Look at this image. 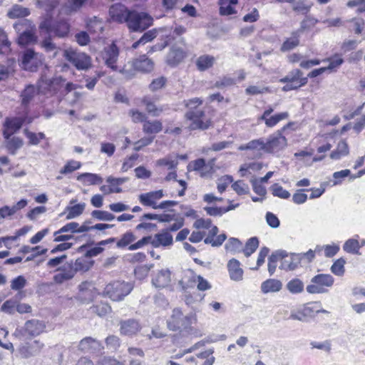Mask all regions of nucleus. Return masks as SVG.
<instances>
[{
    "mask_svg": "<svg viewBox=\"0 0 365 365\" xmlns=\"http://www.w3.org/2000/svg\"><path fill=\"white\" fill-rule=\"evenodd\" d=\"M103 349L100 341L90 336L83 338L78 344V349L85 353H97Z\"/></svg>",
    "mask_w": 365,
    "mask_h": 365,
    "instance_id": "nucleus-17",
    "label": "nucleus"
},
{
    "mask_svg": "<svg viewBox=\"0 0 365 365\" xmlns=\"http://www.w3.org/2000/svg\"><path fill=\"white\" fill-rule=\"evenodd\" d=\"M166 83V78L163 76L153 79L150 83L149 88L150 91H155L162 88Z\"/></svg>",
    "mask_w": 365,
    "mask_h": 365,
    "instance_id": "nucleus-64",
    "label": "nucleus"
},
{
    "mask_svg": "<svg viewBox=\"0 0 365 365\" xmlns=\"http://www.w3.org/2000/svg\"><path fill=\"white\" fill-rule=\"evenodd\" d=\"M66 59L78 71H87L92 66V60L88 54L72 48L64 51Z\"/></svg>",
    "mask_w": 365,
    "mask_h": 365,
    "instance_id": "nucleus-4",
    "label": "nucleus"
},
{
    "mask_svg": "<svg viewBox=\"0 0 365 365\" xmlns=\"http://www.w3.org/2000/svg\"><path fill=\"white\" fill-rule=\"evenodd\" d=\"M346 261L343 258L336 259L331 267V271L336 276H342L345 272L344 264Z\"/></svg>",
    "mask_w": 365,
    "mask_h": 365,
    "instance_id": "nucleus-51",
    "label": "nucleus"
},
{
    "mask_svg": "<svg viewBox=\"0 0 365 365\" xmlns=\"http://www.w3.org/2000/svg\"><path fill=\"white\" fill-rule=\"evenodd\" d=\"M30 14L29 9L19 4L14 5L8 11V16L11 19L24 18Z\"/></svg>",
    "mask_w": 365,
    "mask_h": 365,
    "instance_id": "nucleus-35",
    "label": "nucleus"
},
{
    "mask_svg": "<svg viewBox=\"0 0 365 365\" xmlns=\"http://www.w3.org/2000/svg\"><path fill=\"white\" fill-rule=\"evenodd\" d=\"M86 207V203L82 202L73 206L67 207L66 210L68 212L66 218L73 219L81 215Z\"/></svg>",
    "mask_w": 365,
    "mask_h": 365,
    "instance_id": "nucleus-43",
    "label": "nucleus"
},
{
    "mask_svg": "<svg viewBox=\"0 0 365 365\" xmlns=\"http://www.w3.org/2000/svg\"><path fill=\"white\" fill-rule=\"evenodd\" d=\"M93 0H67L61 6L60 13L65 15H73L78 12L81 8L90 4Z\"/></svg>",
    "mask_w": 365,
    "mask_h": 365,
    "instance_id": "nucleus-12",
    "label": "nucleus"
},
{
    "mask_svg": "<svg viewBox=\"0 0 365 365\" xmlns=\"http://www.w3.org/2000/svg\"><path fill=\"white\" fill-rule=\"evenodd\" d=\"M237 4V0H220V14L223 16L232 14L235 12L233 6Z\"/></svg>",
    "mask_w": 365,
    "mask_h": 365,
    "instance_id": "nucleus-34",
    "label": "nucleus"
},
{
    "mask_svg": "<svg viewBox=\"0 0 365 365\" xmlns=\"http://www.w3.org/2000/svg\"><path fill=\"white\" fill-rule=\"evenodd\" d=\"M214 165H215V160L212 159L210 161H208L207 163H205V166H203V168L200 170V175L202 178H207L210 177L213 173H214Z\"/></svg>",
    "mask_w": 365,
    "mask_h": 365,
    "instance_id": "nucleus-60",
    "label": "nucleus"
},
{
    "mask_svg": "<svg viewBox=\"0 0 365 365\" xmlns=\"http://www.w3.org/2000/svg\"><path fill=\"white\" fill-rule=\"evenodd\" d=\"M142 103L145 106L148 113L155 117L159 116L164 110L163 106L157 107L152 98L148 96H145L142 100Z\"/></svg>",
    "mask_w": 365,
    "mask_h": 365,
    "instance_id": "nucleus-33",
    "label": "nucleus"
},
{
    "mask_svg": "<svg viewBox=\"0 0 365 365\" xmlns=\"http://www.w3.org/2000/svg\"><path fill=\"white\" fill-rule=\"evenodd\" d=\"M279 253H283L284 257H279L282 260L279 268L286 271L294 270L297 268L301 262V257L299 255L288 254L285 251H279Z\"/></svg>",
    "mask_w": 365,
    "mask_h": 365,
    "instance_id": "nucleus-15",
    "label": "nucleus"
},
{
    "mask_svg": "<svg viewBox=\"0 0 365 365\" xmlns=\"http://www.w3.org/2000/svg\"><path fill=\"white\" fill-rule=\"evenodd\" d=\"M282 288V283L276 279H268L261 284V291L264 294L279 292Z\"/></svg>",
    "mask_w": 365,
    "mask_h": 365,
    "instance_id": "nucleus-25",
    "label": "nucleus"
},
{
    "mask_svg": "<svg viewBox=\"0 0 365 365\" xmlns=\"http://www.w3.org/2000/svg\"><path fill=\"white\" fill-rule=\"evenodd\" d=\"M334 277L329 274H319L311 279L310 284L306 287L309 294H323L328 292L327 288L332 287Z\"/></svg>",
    "mask_w": 365,
    "mask_h": 365,
    "instance_id": "nucleus-3",
    "label": "nucleus"
},
{
    "mask_svg": "<svg viewBox=\"0 0 365 365\" xmlns=\"http://www.w3.org/2000/svg\"><path fill=\"white\" fill-rule=\"evenodd\" d=\"M195 321L192 314L184 316L180 309L173 310L170 317L167 321L168 328L171 331H181L188 329Z\"/></svg>",
    "mask_w": 365,
    "mask_h": 365,
    "instance_id": "nucleus-2",
    "label": "nucleus"
},
{
    "mask_svg": "<svg viewBox=\"0 0 365 365\" xmlns=\"http://www.w3.org/2000/svg\"><path fill=\"white\" fill-rule=\"evenodd\" d=\"M118 56L119 50L114 43L106 47L102 54L104 63L113 71L118 70L116 63Z\"/></svg>",
    "mask_w": 365,
    "mask_h": 365,
    "instance_id": "nucleus-9",
    "label": "nucleus"
},
{
    "mask_svg": "<svg viewBox=\"0 0 365 365\" xmlns=\"http://www.w3.org/2000/svg\"><path fill=\"white\" fill-rule=\"evenodd\" d=\"M271 190L274 196L278 197L282 199H288L290 197V193L284 190L282 186L278 183H274L271 187Z\"/></svg>",
    "mask_w": 365,
    "mask_h": 365,
    "instance_id": "nucleus-55",
    "label": "nucleus"
},
{
    "mask_svg": "<svg viewBox=\"0 0 365 365\" xmlns=\"http://www.w3.org/2000/svg\"><path fill=\"white\" fill-rule=\"evenodd\" d=\"M279 257H284L283 253H279L276 252L272 253L268 258V272L270 275H272L277 268V262L280 259Z\"/></svg>",
    "mask_w": 365,
    "mask_h": 365,
    "instance_id": "nucleus-50",
    "label": "nucleus"
},
{
    "mask_svg": "<svg viewBox=\"0 0 365 365\" xmlns=\"http://www.w3.org/2000/svg\"><path fill=\"white\" fill-rule=\"evenodd\" d=\"M86 258L87 257L85 256L78 258L74 262V263H73V268L74 269L76 273L78 272H86L91 267L93 263L88 262Z\"/></svg>",
    "mask_w": 365,
    "mask_h": 365,
    "instance_id": "nucleus-41",
    "label": "nucleus"
},
{
    "mask_svg": "<svg viewBox=\"0 0 365 365\" xmlns=\"http://www.w3.org/2000/svg\"><path fill=\"white\" fill-rule=\"evenodd\" d=\"M135 240L136 237L132 232H126L121 236L120 239L117 242L116 245L119 248H123L132 245L131 243L133 242Z\"/></svg>",
    "mask_w": 365,
    "mask_h": 365,
    "instance_id": "nucleus-48",
    "label": "nucleus"
},
{
    "mask_svg": "<svg viewBox=\"0 0 365 365\" xmlns=\"http://www.w3.org/2000/svg\"><path fill=\"white\" fill-rule=\"evenodd\" d=\"M44 324L37 319L29 320L25 323V330L31 336H37L43 332Z\"/></svg>",
    "mask_w": 365,
    "mask_h": 365,
    "instance_id": "nucleus-27",
    "label": "nucleus"
},
{
    "mask_svg": "<svg viewBox=\"0 0 365 365\" xmlns=\"http://www.w3.org/2000/svg\"><path fill=\"white\" fill-rule=\"evenodd\" d=\"M133 68L141 72H150L153 69L154 63L145 55L140 56L133 61Z\"/></svg>",
    "mask_w": 365,
    "mask_h": 365,
    "instance_id": "nucleus-23",
    "label": "nucleus"
},
{
    "mask_svg": "<svg viewBox=\"0 0 365 365\" xmlns=\"http://www.w3.org/2000/svg\"><path fill=\"white\" fill-rule=\"evenodd\" d=\"M133 289L130 283L125 282H113L107 284L104 289V294L113 301H120Z\"/></svg>",
    "mask_w": 365,
    "mask_h": 365,
    "instance_id": "nucleus-5",
    "label": "nucleus"
},
{
    "mask_svg": "<svg viewBox=\"0 0 365 365\" xmlns=\"http://www.w3.org/2000/svg\"><path fill=\"white\" fill-rule=\"evenodd\" d=\"M87 230L86 227H80L78 222H71L58 230V232L82 233L87 232Z\"/></svg>",
    "mask_w": 365,
    "mask_h": 365,
    "instance_id": "nucleus-39",
    "label": "nucleus"
},
{
    "mask_svg": "<svg viewBox=\"0 0 365 365\" xmlns=\"http://www.w3.org/2000/svg\"><path fill=\"white\" fill-rule=\"evenodd\" d=\"M351 24V27L354 30L355 34H360L363 30L365 21L361 18H353L348 21Z\"/></svg>",
    "mask_w": 365,
    "mask_h": 365,
    "instance_id": "nucleus-61",
    "label": "nucleus"
},
{
    "mask_svg": "<svg viewBox=\"0 0 365 365\" xmlns=\"http://www.w3.org/2000/svg\"><path fill=\"white\" fill-rule=\"evenodd\" d=\"M170 272L169 269H162L152 279L153 284L157 288H164L170 282Z\"/></svg>",
    "mask_w": 365,
    "mask_h": 365,
    "instance_id": "nucleus-22",
    "label": "nucleus"
},
{
    "mask_svg": "<svg viewBox=\"0 0 365 365\" xmlns=\"http://www.w3.org/2000/svg\"><path fill=\"white\" fill-rule=\"evenodd\" d=\"M303 73L299 69H294L289 71L286 76L279 79V82L286 83L283 86V91H289L297 89L307 83V78L303 77Z\"/></svg>",
    "mask_w": 365,
    "mask_h": 365,
    "instance_id": "nucleus-7",
    "label": "nucleus"
},
{
    "mask_svg": "<svg viewBox=\"0 0 365 365\" xmlns=\"http://www.w3.org/2000/svg\"><path fill=\"white\" fill-rule=\"evenodd\" d=\"M164 196L163 190L156 191H151L146 193H143L139 195L140 202L148 207H151L153 209H157V200L161 199Z\"/></svg>",
    "mask_w": 365,
    "mask_h": 365,
    "instance_id": "nucleus-18",
    "label": "nucleus"
},
{
    "mask_svg": "<svg viewBox=\"0 0 365 365\" xmlns=\"http://www.w3.org/2000/svg\"><path fill=\"white\" fill-rule=\"evenodd\" d=\"M140 329V325L137 320L130 319L120 322V333L123 335H135Z\"/></svg>",
    "mask_w": 365,
    "mask_h": 365,
    "instance_id": "nucleus-21",
    "label": "nucleus"
},
{
    "mask_svg": "<svg viewBox=\"0 0 365 365\" xmlns=\"http://www.w3.org/2000/svg\"><path fill=\"white\" fill-rule=\"evenodd\" d=\"M91 312L96 313L100 317L105 316L111 310L110 307L107 303L101 302L90 308Z\"/></svg>",
    "mask_w": 365,
    "mask_h": 365,
    "instance_id": "nucleus-52",
    "label": "nucleus"
},
{
    "mask_svg": "<svg viewBox=\"0 0 365 365\" xmlns=\"http://www.w3.org/2000/svg\"><path fill=\"white\" fill-rule=\"evenodd\" d=\"M240 150H257L266 151V143L262 139L253 140L250 141L245 145H241Z\"/></svg>",
    "mask_w": 365,
    "mask_h": 365,
    "instance_id": "nucleus-45",
    "label": "nucleus"
},
{
    "mask_svg": "<svg viewBox=\"0 0 365 365\" xmlns=\"http://www.w3.org/2000/svg\"><path fill=\"white\" fill-rule=\"evenodd\" d=\"M300 36L301 35L297 31H293L292 33V37L287 38L282 43L280 48L281 51L286 52L297 47L299 44V38Z\"/></svg>",
    "mask_w": 365,
    "mask_h": 365,
    "instance_id": "nucleus-31",
    "label": "nucleus"
},
{
    "mask_svg": "<svg viewBox=\"0 0 365 365\" xmlns=\"http://www.w3.org/2000/svg\"><path fill=\"white\" fill-rule=\"evenodd\" d=\"M126 21L128 29L133 32H143L151 26L153 23V17L146 12H139L131 10Z\"/></svg>",
    "mask_w": 365,
    "mask_h": 365,
    "instance_id": "nucleus-1",
    "label": "nucleus"
},
{
    "mask_svg": "<svg viewBox=\"0 0 365 365\" xmlns=\"http://www.w3.org/2000/svg\"><path fill=\"white\" fill-rule=\"evenodd\" d=\"M81 166V163L78 161L73 160H69L60 170V173L62 175H67L73 173V171L79 169Z\"/></svg>",
    "mask_w": 365,
    "mask_h": 365,
    "instance_id": "nucleus-53",
    "label": "nucleus"
},
{
    "mask_svg": "<svg viewBox=\"0 0 365 365\" xmlns=\"http://www.w3.org/2000/svg\"><path fill=\"white\" fill-rule=\"evenodd\" d=\"M78 300L83 304L92 302L96 297V290L94 284L90 282H83L79 286Z\"/></svg>",
    "mask_w": 365,
    "mask_h": 365,
    "instance_id": "nucleus-11",
    "label": "nucleus"
},
{
    "mask_svg": "<svg viewBox=\"0 0 365 365\" xmlns=\"http://www.w3.org/2000/svg\"><path fill=\"white\" fill-rule=\"evenodd\" d=\"M43 80L41 79L37 83L36 88L34 85H29L25 88L21 95V105L24 107H27L36 94L44 92L45 88L43 86Z\"/></svg>",
    "mask_w": 365,
    "mask_h": 365,
    "instance_id": "nucleus-10",
    "label": "nucleus"
},
{
    "mask_svg": "<svg viewBox=\"0 0 365 365\" xmlns=\"http://www.w3.org/2000/svg\"><path fill=\"white\" fill-rule=\"evenodd\" d=\"M6 148L11 154H15L16 151L23 145L22 140L19 137H9L6 139Z\"/></svg>",
    "mask_w": 365,
    "mask_h": 365,
    "instance_id": "nucleus-42",
    "label": "nucleus"
},
{
    "mask_svg": "<svg viewBox=\"0 0 365 365\" xmlns=\"http://www.w3.org/2000/svg\"><path fill=\"white\" fill-rule=\"evenodd\" d=\"M69 32V25L65 21L55 22L52 24L47 23V35L49 37H65Z\"/></svg>",
    "mask_w": 365,
    "mask_h": 365,
    "instance_id": "nucleus-16",
    "label": "nucleus"
},
{
    "mask_svg": "<svg viewBox=\"0 0 365 365\" xmlns=\"http://www.w3.org/2000/svg\"><path fill=\"white\" fill-rule=\"evenodd\" d=\"M180 0H162V6L167 13L179 8Z\"/></svg>",
    "mask_w": 365,
    "mask_h": 365,
    "instance_id": "nucleus-63",
    "label": "nucleus"
},
{
    "mask_svg": "<svg viewBox=\"0 0 365 365\" xmlns=\"http://www.w3.org/2000/svg\"><path fill=\"white\" fill-rule=\"evenodd\" d=\"M91 216L93 218L96 219L98 220L108 222L113 221L115 218V216L113 214L108 211L100 210H93L91 212Z\"/></svg>",
    "mask_w": 365,
    "mask_h": 365,
    "instance_id": "nucleus-47",
    "label": "nucleus"
},
{
    "mask_svg": "<svg viewBox=\"0 0 365 365\" xmlns=\"http://www.w3.org/2000/svg\"><path fill=\"white\" fill-rule=\"evenodd\" d=\"M225 250L235 255L236 253L242 252V242L237 238H230L228 242L225 244Z\"/></svg>",
    "mask_w": 365,
    "mask_h": 365,
    "instance_id": "nucleus-40",
    "label": "nucleus"
},
{
    "mask_svg": "<svg viewBox=\"0 0 365 365\" xmlns=\"http://www.w3.org/2000/svg\"><path fill=\"white\" fill-rule=\"evenodd\" d=\"M254 192L259 196H264L267 193L265 187H264L259 180L253 178L250 180Z\"/></svg>",
    "mask_w": 365,
    "mask_h": 365,
    "instance_id": "nucleus-62",
    "label": "nucleus"
},
{
    "mask_svg": "<svg viewBox=\"0 0 365 365\" xmlns=\"http://www.w3.org/2000/svg\"><path fill=\"white\" fill-rule=\"evenodd\" d=\"M227 269L232 280L239 282L243 279V269L240 267V262L235 259H231L227 263Z\"/></svg>",
    "mask_w": 365,
    "mask_h": 365,
    "instance_id": "nucleus-20",
    "label": "nucleus"
},
{
    "mask_svg": "<svg viewBox=\"0 0 365 365\" xmlns=\"http://www.w3.org/2000/svg\"><path fill=\"white\" fill-rule=\"evenodd\" d=\"M289 117V113L287 112H282L280 113H277L269 118L266 120V125L267 127L272 128L276 125L279 121L282 120H285Z\"/></svg>",
    "mask_w": 365,
    "mask_h": 365,
    "instance_id": "nucleus-54",
    "label": "nucleus"
},
{
    "mask_svg": "<svg viewBox=\"0 0 365 365\" xmlns=\"http://www.w3.org/2000/svg\"><path fill=\"white\" fill-rule=\"evenodd\" d=\"M259 246V240L257 237H253L250 238L246 244L245 247H242V252L244 255L248 257H250L252 253L255 252V250L257 249Z\"/></svg>",
    "mask_w": 365,
    "mask_h": 365,
    "instance_id": "nucleus-44",
    "label": "nucleus"
},
{
    "mask_svg": "<svg viewBox=\"0 0 365 365\" xmlns=\"http://www.w3.org/2000/svg\"><path fill=\"white\" fill-rule=\"evenodd\" d=\"M11 43L6 33L0 27V54H7L10 52Z\"/></svg>",
    "mask_w": 365,
    "mask_h": 365,
    "instance_id": "nucleus-46",
    "label": "nucleus"
},
{
    "mask_svg": "<svg viewBox=\"0 0 365 365\" xmlns=\"http://www.w3.org/2000/svg\"><path fill=\"white\" fill-rule=\"evenodd\" d=\"M27 117L6 118L3 124V135L9 139L14 133L18 131L26 121Z\"/></svg>",
    "mask_w": 365,
    "mask_h": 365,
    "instance_id": "nucleus-8",
    "label": "nucleus"
},
{
    "mask_svg": "<svg viewBox=\"0 0 365 365\" xmlns=\"http://www.w3.org/2000/svg\"><path fill=\"white\" fill-rule=\"evenodd\" d=\"M130 11L121 4H115L110 7L109 15L113 21L123 24L126 23Z\"/></svg>",
    "mask_w": 365,
    "mask_h": 365,
    "instance_id": "nucleus-14",
    "label": "nucleus"
},
{
    "mask_svg": "<svg viewBox=\"0 0 365 365\" xmlns=\"http://www.w3.org/2000/svg\"><path fill=\"white\" fill-rule=\"evenodd\" d=\"M232 188L238 195H245L249 192V186L242 180H237L232 185Z\"/></svg>",
    "mask_w": 365,
    "mask_h": 365,
    "instance_id": "nucleus-57",
    "label": "nucleus"
},
{
    "mask_svg": "<svg viewBox=\"0 0 365 365\" xmlns=\"http://www.w3.org/2000/svg\"><path fill=\"white\" fill-rule=\"evenodd\" d=\"M185 53L181 48L173 46L167 55L166 61L168 65L175 66L182 61Z\"/></svg>",
    "mask_w": 365,
    "mask_h": 365,
    "instance_id": "nucleus-24",
    "label": "nucleus"
},
{
    "mask_svg": "<svg viewBox=\"0 0 365 365\" xmlns=\"http://www.w3.org/2000/svg\"><path fill=\"white\" fill-rule=\"evenodd\" d=\"M318 22V19L314 16L307 15L305 18L300 22V27L296 31H297L301 35L304 31L314 27Z\"/></svg>",
    "mask_w": 365,
    "mask_h": 365,
    "instance_id": "nucleus-38",
    "label": "nucleus"
},
{
    "mask_svg": "<svg viewBox=\"0 0 365 365\" xmlns=\"http://www.w3.org/2000/svg\"><path fill=\"white\" fill-rule=\"evenodd\" d=\"M287 145V139L281 133L271 136L266 143V152H275L284 148Z\"/></svg>",
    "mask_w": 365,
    "mask_h": 365,
    "instance_id": "nucleus-19",
    "label": "nucleus"
},
{
    "mask_svg": "<svg viewBox=\"0 0 365 365\" xmlns=\"http://www.w3.org/2000/svg\"><path fill=\"white\" fill-rule=\"evenodd\" d=\"M77 180L86 185H97L103 182V179L97 174L85 173L79 175Z\"/></svg>",
    "mask_w": 365,
    "mask_h": 365,
    "instance_id": "nucleus-32",
    "label": "nucleus"
},
{
    "mask_svg": "<svg viewBox=\"0 0 365 365\" xmlns=\"http://www.w3.org/2000/svg\"><path fill=\"white\" fill-rule=\"evenodd\" d=\"M202 103V101L199 98H194L185 101L187 111H204L202 109L199 108Z\"/></svg>",
    "mask_w": 365,
    "mask_h": 365,
    "instance_id": "nucleus-56",
    "label": "nucleus"
},
{
    "mask_svg": "<svg viewBox=\"0 0 365 365\" xmlns=\"http://www.w3.org/2000/svg\"><path fill=\"white\" fill-rule=\"evenodd\" d=\"M36 36L34 32V28L31 27L23 31L18 38V43L21 46H26L36 41Z\"/></svg>",
    "mask_w": 365,
    "mask_h": 365,
    "instance_id": "nucleus-30",
    "label": "nucleus"
},
{
    "mask_svg": "<svg viewBox=\"0 0 365 365\" xmlns=\"http://www.w3.org/2000/svg\"><path fill=\"white\" fill-rule=\"evenodd\" d=\"M163 129V124L160 120H145L143 125V131L146 134H156Z\"/></svg>",
    "mask_w": 365,
    "mask_h": 365,
    "instance_id": "nucleus-29",
    "label": "nucleus"
},
{
    "mask_svg": "<svg viewBox=\"0 0 365 365\" xmlns=\"http://www.w3.org/2000/svg\"><path fill=\"white\" fill-rule=\"evenodd\" d=\"M215 58L212 56L205 54L199 56L196 60V66L200 71H205L214 65Z\"/></svg>",
    "mask_w": 365,
    "mask_h": 365,
    "instance_id": "nucleus-28",
    "label": "nucleus"
},
{
    "mask_svg": "<svg viewBox=\"0 0 365 365\" xmlns=\"http://www.w3.org/2000/svg\"><path fill=\"white\" fill-rule=\"evenodd\" d=\"M360 247L361 246L359 241L355 239H349L346 240L343 246V249L345 252L356 255L359 254V250Z\"/></svg>",
    "mask_w": 365,
    "mask_h": 365,
    "instance_id": "nucleus-49",
    "label": "nucleus"
},
{
    "mask_svg": "<svg viewBox=\"0 0 365 365\" xmlns=\"http://www.w3.org/2000/svg\"><path fill=\"white\" fill-rule=\"evenodd\" d=\"M26 284V279L22 275H19L11 282V289L15 291L22 289Z\"/></svg>",
    "mask_w": 365,
    "mask_h": 365,
    "instance_id": "nucleus-59",
    "label": "nucleus"
},
{
    "mask_svg": "<svg viewBox=\"0 0 365 365\" xmlns=\"http://www.w3.org/2000/svg\"><path fill=\"white\" fill-rule=\"evenodd\" d=\"M128 115L130 116L132 121L135 123H144L147 119V116L145 113L135 109L130 110L128 112Z\"/></svg>",
    "mask_w": 365,
    "mask_h": 365,
    "instance_id": "nucleus-58",
    "label": "nucleus"
},
{
    "mask_svg": "<svg viewBox=\"0 0 365 365\" xmlns=\"http://www.w3.org/2000/svg\"><path fill=\"white\" fill-rule=\"evenodd\" d=\"M349 154V146L345 140L339 142L336 149L330 154V158L333 160H339L343 156Z\"/></svg>",
    "mask_w": 365,
    "mask_h": 365,
    "instance_id": "nucleus-36",
    "label": "nucleus"
},
{
    "mask_svg": "<svg viewBox=\"0 0 365 365\" xmlns=\"http://www.w3.org/2000/svg\"><path fill=\"white\" fill-rule=\"evenodd\" d=\"M295 12L307 14L311 9L312 4L307 0H287Z\"/></svg>",
    "mask_w": 365,
    "mask_h": 365,
    "instance_id": "nucleus-26",
    "label": "nucleus"
},
{
    "mask_svg": "<svg viewBox=\"0 0 365 365\" xmlns=\"http://www.w3.org/2000/svg\"><path fill=\"white\" fill-rule=\"evenodd\" d=\"M173 244V235L168 230L163 229L160 232L151 236V245L155 247H169Z\"/></svg>",
    "mask_w": 365,
    "mask_h": 365,
    "instance_id": "nucleus-13",
    "label": "nucleus"
},
{
    "mask_svg": "<svg viewBox=\"0 0 365 365\" xmlns=\"http://www.w3.org/2000/svg\"><path fill=\"white\" fill-rule=\"evenodd\" d=\"M185 117L190 122L187 127L189 130H205L211 125V120L206 118L205 111H187Z\"/></svg>",
    "mask_w": 365,
    "mask_h": 365,
    "instance_id": "nucleus-6",
    "label": "nucleus"
},
{
    "mask_svg": "<svg viewBox=\"0 0 365 365\" xmlns=\"http://www.w3.org/2000/svg\"><path fill=\"white\" fill-rule=\"evenodd\" d=\"M304 287L303 282L298 278L291 279L286 285L287 290L293 294L302 292L304 291Z\"/></svg>",
    "mask_w": 365,
    "mask_h": 365,
    "instance_id": "nucleus-37",
    "label": "nucleus"
}]
</instances>
